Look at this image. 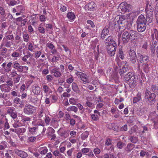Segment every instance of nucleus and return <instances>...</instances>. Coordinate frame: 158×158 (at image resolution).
I'll return each mask as SVG.
<instances>
[{
  "label": "nucleus",
  "instance_id": "nucleus-1",
  "mask_svg": "<svg viewBox=\"0 0 158 158\" xmlns=\"http://www.w3.org/2000/svg\"><path fill=\"white\" fill-rule=\"evenodd\" d=\"M153 19V18L148 17L146 16V19L144 16L142 15H140L138 17L136 21L137 29L139 32L144 31L146 28V24H147L151 23Z\"/></svg>",
  "mask_w": 158,
  "mask_h": 158
},
{
  "label": "nucleus",
  "instance_id": "nucleus-2",
  "mask_svg": "<svg viewBox=\"0 0 158 158\" xmlns=\"http://www.w3.org/2000/svg\"><path fill=\"white\" fill-rule=\"evenodd\" d=\"M139 34L136 31L130 30L129 31H125L122 35V39L123 44L127 43L130 40H131L137 39Z\"/></svg>",
  "mask_w": 158,
  "mask_h": 158
},
{
  "label": "nucleus",
  "instance_id": "nucleus-3",
  "mask_svg": "<svg viewBox=\"0 0 158 158\" xmlns=\"http://www.w3.org/2000/svg\"><path fill=\"white\" fill-rule=\"evenodd\" d=\"M124 79L125 82L129 85L131 88H134L137 84L138 78L132 73L128 72L125 75Z\"/></svg>",
  "mask_w": 158,
  "mask_h": 158
},
{
  "label": "nucleus",
  "instance_id": "nucleus-4",
  "mask_svg": "<svg viewBox=\"0 0 158 158\" xmlns=\"http://www.w3.org/2000/svg\"><path fill=\"white\" fill-rule=\"evenodd\" d=\"M145 99L146 102L151 105L153 104L156 101V95L154 93H151L146 89L145 93Z\"/></svg>",
  "mask_w": 158,
  "mask_h": 158
},
{
  "label": "nucleus",
  "instance_id": "nucleus-5",
  "mask_svg": "<svg viewBox=\"0 0 158 158\" xmlns=\"http://www.w3.org/2000/svg\"><path fill=\"white\" fill-rule=\"evenodd\" d=\"M132 10V6L125 2L121 3L118 8V11L123 14L126 12H130Z\"/></svg>",
  "mask_w": 158,
  "mask_h": 158
},
{
  "label": "nucleus",
  "instance_id": "nucleus-6",
  "mask_svg": "<svg viewBox=\"0 0 158 158\" xmlns=\"http://www.w3.org/2000/svg\"><path fill=\"white\" fill-rule=\"evenodd\" d=\"M117 23L119 25L120 27H122L128 28L131 25V22L128 21V19H127L126 17L123 15L119 17V19Z\"/></svg>",
  "mask_w": 158,
  "mask_h": 158
},
{
  "label": "nucleus",
  "instance_id": "nucleus-7",
  "mask_svg": "<svg viewBox=\"0 0 158 158\" xmlns=\"http://www.w3.org/2000/svg\"><path fill=\"white\" fill-rule=\"evenodd\" d=\"M129 55L127 56V59L132 64H135L136 61V56L135 51L131 48L128 52Z\"/></svg>",
  "mask_w": 158,
  "mask_h": 158
},
{
  "label": "nucleus",
  "instance_id": "nucleus-8",
  "mask_svg": "<svg viewBox=\"0 0 158 158\" xmlns=\"http://www.w3.org/2000/svg\"><path fill=\"white\" fill-rule=\"evenodd\" d=\"M36 108L30 104H26L23 110L24 113L28 115L31 114L35 113Z\"/></svg>",
  "mask_w": 158,
  "mask_h": 158
},
{
  "label": "nucleus",
  "instance_id": "nucleus-9",
  "mask_svg": "<svg viewBox=\"0 0 158 158\" xmlns=\"http://www.w3.org/2000/svg\"><path fill=\"white\" fill-rule=\"evenodd\" d=\"M117 45H114V46L110 45L106 46V49L108 54L110 56H113L116 51Z\"/></svg>",
  "mask_w": 158,
  "mask_h": 158
},
{
  "label": "nucleus",
  "instance_id": "nucleus-10",
  "mask_svg": "<svg viewBox=\"0 0 158 158\" xmlns=\"http://www.w3.org/2000/svg\"><path fill=\"white\" fill-rule=\"evenodd\" d=\"M105 43L106 45V46L112 45L114 46V45H117L113 38L111 36H109L105 40Z\"/></svg>",
  "mask_w": 158,
  "mask_h": 158
},
{
  "label": "nucleus",
  "instance_id": "nucleus-11",
  "mask_svg": "<svg viewBox=\"0 0 158 158\" xmlns=\"http://www.w3.org/2000/svg\"><path fill=\"white\" fill-rule=\"evenodd\" d=\"M15 152L18 156L22 158H26L28 156L26 152L18 149L15 150Z\"/></svg>",
  "mask_w": 158,
  "mask_h": 158
},
{
  "label": "nucleus",
  "instance_id": "nucleus-12",
  "mask_svg": "<svg viewBox=\"0 0 158 158\" xmlns=\"http://www.w3.org/2000/svg\"><path fill=\"white\" fill-rule=\"evenodd\" d=\"M13 64L14 68L16 69L18 71L22 72V66L20 65L16 61L14 62Z\"/></svg>",
  "mask_w": 158,
  "mask_h": 158
},
{
  "label": "nucleus",
  "instance_id": "nucleus-13",
  "mask_svg": "<svg viewBox=\"0 0 158 158\" xmlns=\"http://www.w3.org/2000/svg\"><path fill=\"white\" fill-rule=\"evenodd\" d=\"M149 64L150 63H145L142 65L143 70L146 73H148L149 71V69L151 66Z\"/></svg>",
  "mask_w": 158,
  "mask_h": 158
},
{
  "label": "nucleus",
  "instance_id": "nucleus-14",
  "mask_svg": "<svg viewBox=\"0 0 158 158\" xmlns=\"http://www.w3.org/2000/svg\"><path fill=\"white\" fill-rule=\"evenodd\" d=\"M109 31V29L106 27H104L103 29L101 35V37L102 39H104L105 37L108 35Z\"/></svg>",
  "mask_w": 158,
  "mask_h": 158
},
{
  "label": "nucleus",
  "instance_id": "nucleus-15",
  "mask_svg": "<svg viewBox=\"0 0 158 158\" xmlns=\"http://www.w3.org/2000/svg\"><path fill=\"white\" fill-rule=\"evenodd\" d=\"M129 69L127 67L123 66L122 69H120L119 70V73L121 77L124 75V74L128 72Z\"/></svg>",
  "mask_w": 158,
  "mask_h": 158
},
{
  "label": "nucleus",
  "instance_id": "nucleus-16",
  "mask_svg": "<svg viewBox=\"0 0 158 158\" xmlns=\"http://www.w3.org/2000/svg\"><path fill=\"white\" fill-rule=\"evenodd\" d=\"M135 145L131 143H128L125 148V150L127 152V153L131 152L133 149Z\"/></svg>",
  "mask_w": 158,
  "mask_h": 158
},
{
  "label": "nucleus",
  "instance_id": "nucleus-17",
  "mask_svg": "<svg viewBox=\"0 0 158 158\" xmlns=\"http://www.w3.org/2000/svg\"><path fill=\"white\" fill-rule=\"evenodd\" d=\"M141 94L140 93H138L136 96L134 97L133 100V102L134 103H135L139 102L141 98Z\"/></svg>",
  "mask_w": 158,
  "mask_h": 158
},
{
  "label": "nucleus",
  "instance_id": "nucleus-18",
  "mask_svg": "<svg viewBox=\"0 0 158 158\" xmlns=\"http://www.w3.org/2000/svg\"><path fill=\"white\" fill-rule=\"evenodd\" d=\"M32 89L33 92L35 94L38 95L40 92L41 88H40L38 86H35Z\"/></svg>",
  "mask_w": 158,
  "mask_h": 158
},
{
  "label": "nucleus",
  "instance_id": "nucleus-19",
  "mask_svg": "<svg viewBox=\"0 0 158 158\" xmlns=\"http://www.w3.org/2000/svg\"><path fill=\"white\" fill-rule=\"evenodd\" d=\"M72 89L74 92L77 93L80 92V90L77 84L73 82L72 85Z\"/></svg>",
  "mask_w": 158,
  "mask_h": 158
},
{
  "label": "nucleus",
  "instance_id": "nucleus-20",
  "mask_svg": "<svg viewBox=\"0 0 158 158\" xmlns=\"http://www.w3.org/2000/svg\"><path fill=\"white\" fill-rule=\"evenodd\" d=\"M151 89L153 93H156L158 96V86H157L156 85H152L151 86Z\"/></svg>",
  "mask_w": 158,
  "mask_h": 158
},
{
  "label": "nucleus",
  "instance_id": "nucleus-21",
  "mask_svg": "<svg viewBox=\"0 0 158 158\" xmlns=\"http://www.w3.org/2000/svg\"><path fill=\"white\" fill-rule=\"evenodd\" d=\"M67 17L71 20H73L75 18V14L72 12H69L67 14Z\"/></svg>",
  "mask_w": 158,
  "mask_h": 158
},
{
  "label": "nucleus",
  "instance_id": "nucleus-22",
  "mask_svg": "<svg viewBox=\"0 0 158 158\" xmlns=\"http://www.w3.org/2000/svg\"><path fill=\"white\" fill-rule=\"evenodd\" d=\"M96 7V5L95 4L94 2H91L88 4V10L90 11H92Z\"/></svg>",
  "mask_w": 158,
  "mask_h": 158
},
{
  "label": "nucleus",
  "instance_id": "nucleus-23",
  "mask_svg": "<svg viewBox=\"0 0 158 158\" xmlns=\"http://www.w3.org/2000/svg\"><path fill=\"white\" fill-rule=\"evenodd\" d=\"M105 144L107 146L111 145L109 149H110L111 151L114 150V148L113 147V145L111 144V140L109 139H107L106 141Z\"/></svg>",
  "mask_w": 158,
  "mask_h": 158
},
{
  "label": "nucleus",
  "instance_id": "nucleus-24",
  "mask_svg": "<svg viewBox=\"0 0 158 158\" xmlns=\"http://www.w3.org/2000/svg\"><path fill=\"white\" fill-rule=\"evenodd\" d=\"M143 56L139 53H138L137 55L136 58L137 59L138 62H140L141 63H143Z\"/></svg>",
  "mask_w": 158,
  "mask_h": 158
},
{
  "label": "nucleus",
  "instance_id": "nucleus-25",
  "mask_svg": "<svg viewBox=\"0 0 158 158\" xmlns=\"http://www.w3.org/2000/svg\"><path fill=\"white\" fill-rule=\"evenodd\" d=\"M118 55L119 57L121 60H123L124 59L125 54L122 49H119V51L118 53Z\"/></svg>",
  "mask_w": 158,
  "mask_h": 158
},
{
  "label": "nucleus",
  "instance_id": "nucleus-26",
  "mask_svg": "<svg viewBox=\"0 0 158 158\" xmlns=\"http://www.w3.org/2000/svg\"><path fill=\"white\" fill-rule=\"evenodd\" d=\"M12 64V63L10 62H9L7 64L5 68L4 69L6 72H9L11 70V67Z\"/></svg>",
  "mask_w": 158,
  "mask_h": 158
},
{
  "label": "nucleus",
  "instance_id": "nucleus-27",
  "mask_svg": "<svg viewBox=\"0 0 158 158\" xmlns=\"http://www.w3.org/2000/svg\"><path fill=\"white\" fill-rule=\"evenodd\" d=\"M66 110L68 111H73L75 112H76L77 110V108L75 106H72L69 107Z\"/></svg>",
  "mask_w": 158,
  "mask_h": 158
},
{
  "label": "nucleus",
  "instance_id": "nucleus-28",
  "mask_svg": "<svg viewBox=\"0 0 158 158\" xmlns=\"http://www.w3.org/2000/svg\"><path fill=\"white\" fill-rule=\"evenodd\" d=\"M129 139L131 142L133 143H135L138 141V138L134 136H130L129 137Z\"/></svg>",
  "mask_w": 158,
  "mask_h": 158
},
{
  "label": "nucleus",
  "instance_id": "nucleus-29",
  "mask_svg": "<svg viewBox=\"0 0 158 158\" xmlns=\"http://www.w3.org/2000/svg\"><path fill=\"white\" fill-rule=\"evenodd\" d=\"M140 156L141 157H144L145 156H149L150 154L146 150H141L140 153Z\"/></svg>",
  "mask_w": 158,
  "mask_h": 158
},
{
  "label": "nucleus",
  "instance_id": "nucleus-30",
  "mask_svg": "<svg viewBox=\"0 0 158 158\" xmlns=\"http://www.w3.org/2000/svg\"><path fill=\"white\" fill-rule=\"evenodd\" d=\"M89 135V132L86 131H85L81 134V139L83 140H84L88 137Z\"/></svg>",
  "mask_w": 158,
  "mask_h": 158
},
{
  "label": "nucleus",
  "instance_id": "nucleus-31",
  "mask_svg": "<svg viewBox=\"0 0 158 158\" xmlns=\"http://www.w3.org/2000/svg\"><path fill=\"white\" fill-rule=\"evenodd\" d=\"M117 147L119 149H122L123 147L125 146V144L121 141L118 142L116 145Z\"/></svg>",
  "mask_w": 158,
  "mask_h": 158
},
{
  "label": "nucleus",
  "instance_id": "nucleus-32",
  "mask_svg": "<svg viewBox=\"0 0 158 158\" xmlns=\"http://www.w3.org/2000/svg\"><path fill=\"white\" fill-rule=\"evenodd\" d=\"M41 150L40 153L41 154L44 155L46 153L48 152V149L46 147H44L40 149Z\"/></svg>",
  "mask_w": 158,
  "mask_h": 158
},
{
  "label": "nucleus",
  "instance_id": "nucleus-33",
  "mask_svg": "<svg viewBox=\"0 0 158 158\" xmlns=\"http://www.w3.org/2000/svg\"><path fill=\"white\" fill-rule=\"evenodd\" d=\"M81 78L82 81L84 82H88V80L87 79V76L86 74H85L84 73H82V75Z\"/></svg>",
  "mask_w": 158,
  "mask_h": 158
},
{
  "label": "nucleus",
  "instance_id": "nucleus-34",
  "mask_svg": "<svg viewBox=\"0 0 158 158\" xmlns=\"http://www.w3.org/2000/svg\"><path fill=\"white\" fill-rule=\"evenodd\" d=\"M27 55L24 56L22 60L26 62L27 60V58H28L29 57H30L31 54L29 52H27Z\"/></svg>",
  "mask_w": 158,
  "mask_h": 158
},
{
  "label": "nucleus",
  "instance_id": "nucleus-35",
  "mask_svg": "<svg viewBox=\"0 0 158 158\" xmlns=\"http://www.w3.org/2000/svg\"><path fill=\"white\" fill-rule=\"evenodd\" d=\"M149 57L147 56H143V63L144 62H146V63H150L149 61Z\"/></svg>",
  "mask_w": 158,
  "mask_h": 158
},
{
  "label": "nucleus",
  "instance_id": "nucleus-36",
  "mask_svg": "<svg viewBox=\"0 0 158 158\" xmlns=\"http://www.w3.org/2000/svg\"><path fill=\"white\" fill-rule=\"evenodd\" d=\"M158 41H156V40H152V45H151L154 46L156 49V48L158 47Z\"/></svg>",
  "mask_w": 158,
  "mask_h": 158
},
{
  "label": "nucleus",
  "instance_id": "nucleus-37",
  "mask_svg": "<svg viewBox=\"0 0 158 158\" xmlns=\"http://www.w3.org/2000/svg\"><path fill=\"white\" fill-rule=\"evenodd\" d=\"M91 118L94 121H97L99 119V117L98 116L95 114H92L91 116Z\"/></svg>",
  "mask_w": 158,
  "mask_h": 158
},
{
  "label": "nucleus",
  "instance_id": "nucleus-38",
  "mask_svg": "<svg viewBox=\"0 0 158 158\" xmlns=\"http://www.w3.org/2000/svg\"><path fill=\"white\" fill-rule=\"evenodd\" d=\"M22 121L23 122H25L26 121H30L31 118L28 117L23 116L22 118Z\"/></svg>",
  "mask_w": 158,
  "mask_h": 158
},
{
  "label": "nucleus",
  "instance_id": "nucleus-39",
  "mask_svg": "<svg viewBox=\"0 0 158 158\" xmlns=\"http://www.w3.org/2000/svg\"><path fill=\"white\" fill-rule=\"evenodd\" d=\"M43 88L44 93L46 94L48 92L49 88L47 85H43Z\"/></svg>",
  "mask_w": 158,
  "mask_h": 158
},
{
  "label": "nucleus",
  "instance_id": "nucleus-40",
  "mask_svg": "<svg viewBox=\"0 0 158 158\" xmlns=\"http://www.w3.org/2000/svg\"><path fill=\"white\" fill-rule=\"evenodd\" d=\"M23 37L24 41L28 42L29 40V35L28 34L25 33L23 35Z\"/></svg>",
  "mask_w": 158,
  "mask_h": 158
},
{
  "label": "nucleus",
  "instance_id": "nucleus-41",
  "mask_svg": "<svg viewBox=\"0 0 158 158\" xmlns=\"http://www.w3.org/2000/svg\"><path fill=\"white\" fill-rule=\"evenodd\" d=\"M12 43L11 41L6 40L5 42V46L7 47H10L12 45Z\"/></svg>",
  "mask_w": 158,
  "mask_h": 158
},
{
  "label": "nucleus",
  "instance_id": "nucleus-42",
  "mask_svg": "<svg viewBox=\"0 0 158 158\" xmlns=\"http://www.w3.org/2000/svg\"><path fill=\"white\" fill-rule=\"evenodd\" d=\"M146 16L148 17L153 18V14L152 12L151 11H147V12Z\"/></svg>",
  "mask_w": 158,
  "mask_h": 158
},
{
  "label": "nucleus",
  "instance_id": "nucleus-43",
  "mask_svg": "<svg viewBox=\"0 0 158 158\" xmlns=\"http://www.w3.org/2000/svg\"><path fill=\"white\" fill-rule=\"evenodd\" d=\"M7 27V23L6 22H3L2 23L1 25V29L4 30L6 27Z\"/></svg>",
  "mask_w": 158,
  "mask_h": 158
},
{
  "label": "nucleus",
  "instance_id": "nucleus-44",
  "mask_svg": "<svg viewBox=\"0 0 158 158\" xmlns=\"http://www.w3.org/2000/svg\"><path fill=\"white\" fill-rule=\"evenodd\" d=\"M38 30L41 33L44 34L45 33V29L43 27L39 26L38 28Z\"/></svg>",
  "mask_w": 158,
  "mask_h": 158
},
{
  "label": "nucleus",
  "instance_id": "nucleus-45",
  "mask_svg": "<svg viewBox=\"0 0 158 158\" xmlns=\"http://www.w3.org/2000/svg\"><path fill=\"white\" fill-rule=\"evenodd\" d=\"M155 50H156V49L154 47L151 45L150 47V50L151 53L152 55H153L154 54H155Z\"/></svg>",
  "mask_w": 158,
  "mask_h": 158
},
{
  "label": "nucleus",
  "instance_id": "nucleus-46",
  "mask_svg": "<svg viewBox=\"0 0 158 158\" xmlns=\"http://www.w3.org/2000/svg\"><path fill=\"white\" fill-rule=\"evenodd\" d=\"M69 101L70 103L73 105H74L76 103V101L73 98H70Z\"/></svg>",
  "mask_w": 158,
  "mask_h": 158
},
{
  "label": "nucleus",
  "instance_id": "nucleus-47",
  "mask_svg": "<svg viewBox=\"0 0 158 158\" xmlns=\"http://www.w3.org/2000/svg\"><path fill=\"white\" fill-rule=\"evenodd\" d=\"M35 127H33L32 128H29V131L32 134H34L35 132Z\"/></svg>",
  "mask_w": 158,
  "mask_h": 158
},
{
  "label": "nucleus",
  "instance_id": "nucleus-48",
  "mask_svg": "<svg viewBox=\"0 0 158 158\" xmlns=\"http://www.w3.org/2000/svg\"><path fill=\"white\" fill-rule=\"evenodd\" d=\"M7 50V49L6 48H2L1 53V55L2 56L4 55L5 53H6Z\"/></svg>",
  "mask_w": 158,
  "mask_h": 158
},
{
  "label": "nucleus",
  "instance_id": "nucleus-49",
  "mask_svg": "<svg viewBox=\"0 0 158 158\" xmlns=\"http://www.w3.org/2000/svg\"><path fill=\"white\" fill-rule=\"evenodd\" d=\"M98 41V40L97 39H96L93 41L92 44V47H93V48H92V49H94V48L95 47L96 44H97Z\"/></svg>",
  "mask_w": 158,
  "mask_h": 158
},
{
  "label": "nucleus",
  "instance_id": "nucleus-50",
  "mask_svg": "<svg viewBox=\"0 0 158 158\" xmlns=\"http://www.w3.org/2000/svg\"><path fill=\"white\" fill-rule=\"evenodd\" d=\"M120 99H121V100H119V99L116 98L114 101L115 103L117 104H118L120 102L123 100V99L122 98H120Z\"/></svg>",
  "mask_w": 158,
  "mask_h": 158
},
{
  "label": "nucleus",
  "instance_id": "nucleus-51",
  "mask_svg": "<svg viewBox=\"0 0 158 158\" xmlns=\"http://www.w3.org/2000/svg\"><path fill=\"white\" fill-rule=\"evenodd\" d=\"M28 70V67L26 66H23V69H22V72L26 73L27 72V71Z\"/></svg>",
  "mask_w": 158,
  "mask_h": 158
},
{
  "label": "nucleus",
  "instance_id": "nucleus-52",
  "mask_svg": "<svg viewBox=\"0 0 158 158\" xmlns=\"http://www.w3.org/2000/svg\"><path fill=\"white\" fill-rule=\"evenodd\" d=\"M14 102L17 104H20L21 102V100L17 97L16 98L14 99Z\"/></svg>",
  "mask_w": 158,
  "mask_h": 158
},
{
  "label": "nucleus",
  "instance_id": "nucleus-53",
  "mask_svg": "<svg viewBox=\"0 0 158 158\" xmlns=\"http://www.w3.org/2000/svg\"><path fill=\"white\" fill-rule=\"evenodd\" d=\"M73 81V77H71L68 79L66 80L67 82L70 84L72 83Z\"/></svg>",
  "mask_w": 158,
  "mask_h": 158
},
{
  "label": "nucleus",
  "instance_id": "nucleus-54",
  "mask_svg": "<svg viewBox=\"0 0 158 158\" xmlns=\"http://www.w3.org/2000/svg\"><path fill=\"white\" fill-rule=\"evenodd\" d=\"M87 23L90 25L91 27H94L95 25L94 23L91 20H88L87 21Z\"/></svg>",
  "mask_w": 158,
  "mask_h": 158
},
{
  "label": "nucleus",
  "instance_id": "nucleus-55",
  "mask_svg": "<svg viewBox=\"0 0 158 158\" xmlns=\"http://www.w3.org/2000/svg\"><path fill=\"white\" fill-rule=\"evenodd\" d=\"M5 13L4 9L2 7H0V13L2 15H5Z\"/></svg>",
  "mask_w": 158,
  "mask_h": 158
},
{
  "label": "nucleus",
  "instance_id": "nucleus-56",
  "mask_svg": "<svg viewBox=\"0 0 158 158\" xmlns=\"http://www.w3.org/2000/svg\"><path fill=\"white\" fill-rule=\"evenodd\" d=\"M17 130L19 133H23L25 131V128L23 127L19 128Z\"/></svg>",
  "mask_w": 158,
  "mask_h": 158
},
{
  "label": "nucleus",
  "instance_id": "nucleus-57",
  "mask_svg": "<svg viewBox=\"0 0 158 158\" xmlns=\"http://www.w3.org/2000/svg\"><path fill=\"white\" fill-rule=\"evenodd\" d=\"M48 47L50 49L52 50L54 48V46L52 43H48L47 44Z\"/></svg>",
  "mask_w": 158,
  "mask_h": 158
},
{
  "label": "nucleus",
  "instance_id": "nucleus-58",
  "mask_svg": "<svg viewBox=\"0 0 158 158\" xmlns=\"http://www.w3.org/2000/svg\"><path fill=\"white\" fill-rule=\"evenodd\" d=\"M58 57L54 56L52 59V62L56 61L59 60V58L60 57V56H58Z\"/></svg>",
  "mask_w": 158,
  "mask_h": 158
},
{
  "label": "nucleus",
  "instance_id": "nucleus-59",
  "mask_svg": "<svg viewBox=\"0 0 158 158\" xmlns=\"http://www.w3.org/2000/svg\"><path fill=\"white\" fill-rule=\"evenodd\" d=\"M89 149L85 148L82 149V152L84 153H88L89 152Z\"/></svg>",
  "mask_w": 158,
  "mask_h": 158
},
{
  "label": "nucleus",
  "instance_id": "nucleus-60",
  "mask_svg": "<svg viewBox=\"0 0 158 158\" xmlns=\"http://www.w3.org/2000/svg\"><path fill=\"white\" fill-rule=\"evenodd\" d=\"M94 152L95 154H99L100 152V150L98 148H95L94 150Z\"/></svg>",
  "mask_w": 158,
  "mask_h": 158
},
{
  "label": "nucleus",
  "instance_id": "nucleus-61",
  "mask_svg": "<svg viewBox=\"0 0 158 158\" xmlns=\"http://www.w3.org/2000/svg\"><path fill=\"white\" fill-rule=\"evenodd\" d=\"M140 74L141 77L143 79V81H146L147 80V79L146 78L145 75L142 72L140 73Z\"/></svg>",
  "mask_w": 158,
  "mask_h": 158
},
{
  "label": "nucleus",
  "instance_id": "nucleus-62",
  "mask_svg": "<svg viewBox=\"0 0 158 158\" xmlns=\"http://www.w3.org/2000/svg\"><path fill=\"white\" fill-rule=\"evenodd\" d=\"M53 154L55 156H58L60 155H61L60 154L58 150L55 151L53 152Z\"/></svg>",
  "mask_w": 158,
  "mask_h": 158
},
{
  "label": "nucleus",
  "instance_id": "nucleus-63",
  "mask_svg": "<svg viewBox=\"0 0 158 158\" xmlns=\"http://www.w3.org/2000/svg\"><path fill=\"white\" fill-rule=\"evenodd\" d=\"M41 52L40 51H37L35 53V58H38L41 55Z\"/></svg>",
  "mask_w": 158,
  "mask_h": 158
},
{
  "label": "nucleus",
  "instance_id": "nucleus-64",
  "mask_svg": "<svg viewBox=\"0 0 158 158\" xmlns=\"http://www.w3.org/2000/svg\"><path fill=\"white\" fill-rule=\"evenodd\" d=\"M46 78L47 80L49 81H51L52 79V76L50 75H47L46 77Z\"/></svg>",
  "mask_w": 158,
  "mask_h": 158
}]
</instances>
